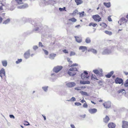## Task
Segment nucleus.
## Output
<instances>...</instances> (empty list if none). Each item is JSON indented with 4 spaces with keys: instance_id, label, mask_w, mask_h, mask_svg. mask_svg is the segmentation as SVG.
Listing matches in <instances>:
<instances>
[{
    "instance_id": "obj_36",
    "label": "nucleus",
    "mask_w": 128,
    "mask_h": 128,
    "mask_svg": "<svg viewBox=\"0 0 128 128\" xmlns=\"http://www.w3.org/2000/svg\"><path fill=\"white\" fill-rule=\"evenodd\" d=\"M91 78L92 79H94L96 80H98V79L97 78L96 76L94 75V76L92 74V76H91Z\"/></svg>"
},
{
    "instance_id": "obj_64",
    "label": "nucleus",
    "mask_w": 128,
    "mask_h": 128,
    "mask_svg": "<svg viewBox=\"0 0 128 128\" xmlns=\"http://www.w3.org/2000/svg\"><path fill=\"white\" fill-rule=\"evenodd\" d=\"M38 30V28H36L35 30V31H37Z\"/></svg>"
},
{
    "instance_id": "obj_60",
    "label": "nucleus",
    "mask_w": 128,
    "mask_h": 128,
    "mask_svg": "<svg viewBox=\"0 0 128 128\" xmlns=\"http://www.w3.org/2000/svg\"><path fill=\"white\" fill-rule=\"evenodd\" d=\"M70 126L72 128H75V127L74 126V124H72L70 125Z\"/></svg>"
},
{
    "instance_id": "obj_27",
    "label": "nucleus",
    "mask_w": 128,
    "mask_h": 128,
    "mask_svg": "<svg viewBox=\"0 0 128 128\" xmlns=\"http://www.w3.org/2000/svg\"><path fill=\"white\" fill-rule=\"evenodd\" d=\"M10 21V18H8L7 20H5L3 22V24H6L8 23Z\"/></svg>"
},
{
    "instance_id": "obj_50",
    "label": "nucleus",
    "mask_w": 128,
    "mask_h": 128,
    "mask_svg": "<svg viewBox=\"0 0 128 128\" xmlns=\"http://www.w3.org/2000/svg\"><path fill=\"white\" fill-rule=\"evenodd\" d=\"M78 64H72L70 66H78Z\"/></svg>"
},
{
    "instance_id": "obj_1",
    "label": "nucleus",
    "mask_w": 128,
    "mask_h": 128,
    "mask_svg": "<svg viewBox=\"0 0 128 128\" xmlns=\"http://www.w3.org/2000/svg\"><path fill=\"white\" fill-rule=\"evenodd\" d=\"M77 70L76 68H71L69 70L68 74L70 76H73L76 74L75 71H77Z\"/></svg>"
},
{
    "instance_id": "obj_11",
    "label": "nucleus",
    "mask_w": 128,
    "mask_h": 128,
    "mask_svg": "<svg viewBox=\"0 0 128 128\" xmlns=\"http://www.w3.org/2000/svg\"><path fill=\"white\" fill-rule=\"evenodd\" d=\"M30 55V51L28 50L24 54V57L26 58L27 59L28 58Z\"/></svg>"
},
{
    "instance_id": "obj_55",
    "label": "nucleus",
    "mask_w": 128,
    "mask_h": 128,
    "mask_svg": "<svg viewBox=\"0 0 128 128\" xmlns=\"http://www.w3.org/2000/svg\"><path fill=\"white\" fill-rule=\"evenodd\" d=\"M10 117L11 118H14V116L12 115L11 114L10 115Z\"/></svg>"
},
{
    "instance_id": "obj_10",
    "label": "nucleus",
    "mask_w": 128,
    "mask_h": 128,
    "mask_svg": "<svg viewBox=\"0 0 128 128\" xmlns=\"http://www.w3.org/2000/svg\"><path fill=\"white\" fill-rule=\"evenodd\" d=\"M116 126V124L112 122H110L108 125V126L109 128H115Z\"/></svg>"
},
{
    "instance_id": "obj_63",
    "label": "nucleus",
    "mask_w": 128,
    "mask_h": 128,
    "mask_svg": "<svg viewBox=\"0 0 128 128\" xmlns=\"http://www.w3.org/2000/svg\"><path fill=\"white\" fill-rule=\"evenodd\" d=\"M5 13H4L2 14V16H4L5 15Z\"/></svg>"
},
{
    "instance_id": "obj_24",
    "label": "nucleus",
    "mask_w": 128,
    "mask_h": 128,
    "mask_svg": "<svg viewBox=\"0 0 128 128\" xmlns=\"http://www.w3.org/2000/svg\"><path fill=\"white\" fill-rule=\"evenodd\" d=\"M85 42L87 44L90 43L91 42V40L90 38L87 37L86 39Z\"/></svg>"
},
{
    "instance_id": "obj_5",
    "label": "nucleus",
    "mask_w": 128,
    "mask_h": 128,
    "mask_svg": "<svg viewBox=\"0 0 128 128\" xmlns=\"http://www.w3.org/2000/svg\"><path fill=\"white\" fill-rule=\"evenodd\" d=\"M62 68V66H57L55 67L53 69L54 72L56 73H57Z\"/></svg>"
},
{
    "instance_id": "obj_32",
    "label": "nucleus",
    "mask_w": 128,
    "mask_h": 128,
    "mask_svg": "<svg viewBox=\"0 0 128 128\" xmlns=\"http://www.w3.org/2000/svg\"><path fill=\"white\" fill-rule=\"evenodd\" d=\"M78 14V10H76L73 11V13H72V15H74L76 14Z\"/></svg>"
},
{
    "instance_id": "obj_59",
    "label": "nucleus",
    "mask_w": 128,
    "mask_h": 128,
    "mask_svg": "<svg viewBox=\"0 0 128 128\" xmlns=\"http://www.w3.org/2000/svg\"><path fill=\"white\" fill-rule=\"evenodd\" d=\"M124 90V89L118 91V93H120V92H122Z\"/></svg>"
},
{
    "instance_id": "obj_34",
    "label": "nucleus",
    "mask_w": 128,
    "mask_h": 128,
    "mask_svg": "<svg viewBox=\"0 0 128 128\" xmlns=\"http://www.w3.org/2000/svg\"><path fill=\"white\" fill-rule=\"evenodd\" d=\"M16 2L19 4H23L21 2H22V0H15Z\"/></svg>"
},
{
    "instance_id": "obj_45",
    "label": "nucleus",
    "mask_w": 128,
    "mask_h": 128,
    "mask_svg": "<svg viewBox=\"0 0 128 128\" xmlns=\"http://www.w3.org/2000/svg\"><path fill=\"white\" fill-rule=\"evenodd\" d=\"M43 50L44 51L45 54L46 55H48V52L46 50L43 49Z\"/></svg>"
},
{
    "instance_id": "obj_48",
    "label": "nucleus",
    "mask_w": 128,
    "mask_h": 128,
    "mask_svg": "<svg viewBox=\"0 0 128 128\" xmlns=\"http://www.w3.org/2000/svg\"><path fill=\"white\" fill-rule=\"evenodd\" d=\"M38 47L37 46H34L33 47V49L34 50H36L38 48Z\"/></svg>"
},
{
    "instance_id": "obj_9",
    "label": "nucleus",
    "mask_w": 128,
    "mask_h": 128,
    "mask_svg": "<svg viewBox=\"0 0 128 128\" xmlns=\"http://www.w3.org/2000/svg\"><path fill=\"white\" fill-rule=\"evenodd\" d=\"M66 85L68 87L71 88L75 86L76 84L74 82H69L67 83Z\"/></svg>"
},
{
    "instance_id": "obj_47",
    "label": "nucleus",
    "mask_w": 128,
    "mask_h": 128,
    "mask_svg": "<svg viewBox=\"0 0 128 128\" xmlns=\"http://www.w3.org/2000/svg\"><path fill=\"white\" fill-rule=\"evenodd\" d=\"M75 54V53L74 52H70V56H72L74 55Z\"/></svg>"
},
{
    "instance_id": "obj_53",
    "label": "nucleus",
    "mask_w": 128,
    "mask_h": 128,
    "mask_svg": "<svg viewBox=\"0 0 128 128\" xmlns=\"http://www.w3.org/2000/svg\"><path fill=\"white\" fill-rule=\"evenodd\" d=\"M67 60L68 61L70 62V64H72V62L70 60V59L68 58Z\"/></svg>"
},
{
    "instance_id": "obj_41",
    "label": "nucleus",
    "mask_w": 128,
    "mask_h": 128,
    "mask_svg": "<svg viewBox=\"0 0 128 128\" xmlns=\"http://www.w3.org/2000/svg\"><path fill=\"white\" fill-rule=\"evenodd\" d=\"M74 104L75 105L77 106H81V104L80 102H76L74 103Z\"/></svg>"
},
{
    "instance_id": "obj_33",
    "label": "nucleus",
    "mask_w": 128,
    "mask_h": 128,
    "mask_svg": "<svg viewBox=\"0 0 128 128\" xmlns=\"http://www.w3.org/2000/svg\"><path fill=\"white\" fill-rule=\"evenodd\" d=\"M80 93L82 95H84V96H88V94L87 92H84L82 91L80 92Z\"/></svg>"
},
{
    "instance_id": "obj_31",
    "label": "nucleus",
    "mask_w": 128,
    "mask_h": 128,
    "mask_svg": "<svg viewBox=\"0 0 128 128\" xmlns=\"http://www.w3.org/2000/svg\"><path fill=\"white\" fill-rule=\"evenodd\" d=\"M104 32L106 34L110 36L112 35V33L111 32L109 31L108 30H106L104 31Z\"/></svg>"
},
{
    "instance_id": "obj_17",
    "label": "nucleus",
    "mask_w": 128,
    "mask_h": 128,
    "mask_svg": "<svg viewBox=\"0 0 128 128\" xmlns=\"http://www.w3.org/2000/svg\"><path fill=\"white\" fill-rule=\"evenodd\" d=\"M79 49L80 50H82V52H84L86 50H87V48L85 46H81L80 47Z\"/></svg>"
},
{
    "instance_id": "obj_54",
    "label": "nucleus",
    "mask_w": 128,
    "mask_h": 128,
    "mask_svg": "<svg viewBox=\"0 0 128 128\" xmlns=\"http://www.w3.org/2000/svg\"><path fill=\"white\" fill-rule=\"evenodd\" d=\"M71 100L74 101L76 100V98L74 97H72Z\"/></svg>"
},
{
    "instance_id": "obj_28",
    "label": "nucleus",
    "mask_w": 128,
    "mask_h": 128,
    "mask_svg": "<svg viewBox=\"0 0 128 128\" xmlns=\"http://www.w3.org/2000/svg\"><path fill=\"white\" fill-rule=\"evenodd\" d=\"M86 87L85 86H81L80 87H76L74 88V89L77 90H80L82 88H86Z\"/></svg>"
},
{
    "instance_id": "obj_7",
    "label": "nucleus",
    "mask_w": 128,
    "mask_h": 128,
    "mask_svg": "<svg viewBox=\"0 0 128 128\" xmlns=\"http://www.w3.org/2000/svg\"><path fill=\"white\" fill-rule=\"evenodd\" d=\"M103 105L105 108H109L110 107L111 104L110 102H107L103 103Z\"/></svg>"
},
{
    "instance_id": "obj_19",
    "label": "nucleus",
    "mask_w": 128,
    "mask_h": 128,
    "mask_svg": "<svg viewBox=\"0 0 128 128\" xmlns=\"http://www.w3.org/2000/svg\"><path fill=\"white\" fill-rule=\"evenodd\" d=\"M56 56V54H50L49 56V58L51 59H53Z\"/></svg>"
},
{
    "instance_id": "obj_37",
    "label": "nucleus",
    "mask_w": 128,
    "mask_h": 128,
    "mask_svg": "<svg viewBox=\"0 0 128 128\" xmlns=\"http://www.w3.org/2000/svg\"><path fill=\"white\" fill-rule=\"evenodd\" d=\"M65 9L66 8L65 7H64L63 8H59V10L60 11H62L64 10L66 11Z\"/></svg>"
},
{
    "instance_id": "obj_23",
    "label": "nucleus",
    "mask_w": 128,
    "mask_h": 128,
    "mask_svg": "<svg viewBox=\"0 0 128 128\" xmlns=\"http://www.w3.org/2000/svg\"><path fill=\"white\" fill-rule=\"evenodd\" d=\"M97 24L96 23H95L93 22H91L89 24L88 26H92L93 27H95L97 26Z\"/></svg>"
},
{
    "instance_id": "obj_3",
    "label": "nucleus",
    "mask_w": 128,
    "mask_h": 128,
    "mask_svg": "<svg viewBox=\"0 0 128 128\" xmlns=\"http://www.w3.org/2000/svg\"><path fill=\"white\" fill-rule=\"evenodd\" d=\"M89 77V76L88 75V74L86 71H84L81 75V77L84 80L87 79Z\"/></svg>"
},
{
    "instance_id": "obj_30",
    "label": "nucleus",
    "mask_w": 128,
    "mask_h": 128,
    "mask_svg": "<svg viewBox=\"0 0 128 128\" xmlns=\"http://www.w3.org/2000/svg\"><path fill=\"white\" fill-rule=\"evenodd\" d=\"M2 63L3 66H6L7 65V62L6 60L2 61Z\"/></svg>"
},
{
    "instance_id": "obj_52",
    "label": "nucleus",
    "mask_w": 128,
    "mask_h": 128,
    "mask_svg": "<svg viewBox=\"0 0 128 128\" xmlns=\"http://www.w3.org/2000/svg\"><path fill=\"white\" fill-rule=\"evenodd\" d=\"M39 46H40L42 47L43 46V45L42 44V43L41 42H39Z\"/></svg>"
},
{
    "instance_id": "obj_46",
    "label": "nucleus",
    "mask_w": 128,
    "mask_h": 128,
    "mask_svg": "<svg viewBox=\"0 0 128 128\" xmlns=\"http://www.w3.org/2000/svg\"><path fill=\"white\" fill-rule=\"evenodd\" d=\"M62 52L65 54L68 53V50L66 49H64L63 50Z\"/></svg>"
},
{
    "instance_id": "obj_21",
    "label": "nucleus",
    "mask_w": 128,
    "mask_h": 128,
    "mask_svg": "<svg viewBox=\"0 0 128 128\" xmlns=\"http://www.w3.org/2000/svg\"><path fill=\"white\" fill-rule=\"evenodd\" d=\"M28 4H27L26 3L21 6L20 7V8H28Z\"/></svg>"
},
{
    "instance_id": "obj_15",
    "label": "nucleus",
    "mask_w": 128,
    "mask_h": 128,
    "mask_svg": "<svg viewBox=\"0 0 128 128\" xmlns=\"http://www.w3.org/2000/svg\"><path fill=\"white\" fill-rule=\"evenodd\" d=\"M110 120V119L109 117L106 116L105 118H103V121L105 123H107Z\"/></svg>"
},
{
    "instance_id": "obj_39",
    "label": "nucleus",
    "mask_w": 128,
    "mask_h": 128,
    "mask_svg": "<svg viewBox=\"0 0 128 128\" xmlns=\"http://www.w3.org/2000/svg\"><path fill=\"white\" fill-rule=\"evenodd\" d=\"M128 79L126 81V83H124V85L125 87H127L128 86Z\"/></svg>"
},
{
    "instance_id": "obj_6",
    "label": "nucleus",
    "mask_w": 128,
    "mask_h": 128,
    "mask_svg": "<svg viewBox=\"0 0 128 128\" xmlns=\"http://www.w3.org/2000/svg\"><path fill=\"white\" fill-rule=\"evenodd\" d=\"M115 82L116 84H123V80L122 79L119 78H117L115 80Z\"/></svg>"
},
{
    "instance_id": "obj_22",
    "label": "nucleus",
    "mask_w": 128,
    "mask_h": 128,
    "mask_svg": "<svg viewBox=\"0 0 128 128\" xmlns=\"http://www.w3.org/2000/svg\"><path fill=\"white\" fill-rule=\"evenodd\" d=\"M75 1L77 5L80 4L83 2L82 0H75Z\"/></svg>"
},
{
    "instance_id": "obj_43",
    "label": "nucleus",
    "mask_w": 128,
    "mask_h": 128,
    "mask_svg": "<svg viewBox=\"0 0 128 128\" xmlns=\"http://www.w3.org/2000/svg\"><path fill=\"white\" fill-rule=\"evenodd\" d=\"M92 52L94 54H96L97 53V52L96 50L93 48Z\"/></svg>"
},
{
    "instance_id": "obj_49",
    "label": "nucleus",
    "mask_w": 128,
    "mask_h": 128,
    "mask_svg": "<svg viewBox=\"0 0 128 128\" xmlns=\"http://www.w3.org/2000/svg\"><path fill=\"white\" fill-rule=\"evenodd\" d=\"M108 20L109 22L112 21V20L111 18L110 17V16H108Z\"/></svg>"
},
{
    "instance_id": "obj_57",
    "label": "nucleus",
    "mask_w": 128,
    "mask_h": 128,
    "mask_svg": "<svg viewBox=\"0 0 128 128\" xmlns=\"http://www.w3.org/2000/svg\"><path fill=\"white\" fill-rule=\"evenodd\" d=\"M3 10V8L2 6H0V12Z\"/></svg>"
},
{
    "instance_id": "obj_2",
    "label": "nucleus",
    "mask_w": 128,
    "mask_h": 128,
    "mask_svg": "<svg viewBox=\"0 0 128 128\" xmlns=\"http://www.w3.org/2000/svg\"><path fill=\"white\" fill-rule=\"evenodd\" d=\"M92 18L96 22H99L101 20V18L98 14L93 15Z\"/></svg>"
},
{
    "instance_id": "obj_16",
    "label": "nucleus",
    "mask_w": 128,
    "mask_h": 128,
    "mask_svg": "<svg viewBox=\"0 0 128 128\" xmlns=\"http://www.w3.org/2000/svg\"><path fill=\"white\" fill-rule=\"evenodd\" d=\"M126 22V20L124 18H121L120 20V21H118V23L120 22L121 23V24L120 23V25Z\"/></svg>"
},
{
    "instance_id": "obj_4",
    "label": "nucleus",
    "mask_w": 128,
    "mask_h": 128,
    "mask_svg": "<svg viewBox=\"0 0 128 128\" xmlns=\"http://www.w3.org/2000/svg\"><path fill=\"white\" fill-rule=\"evenodd\" d=\"M93 72L95 74L98 75L100 76H103L102 70V69L98 70H93Z\"/></svg>"
},
{
    "instance_id": "obj_18",
    "label": "nucleus",
    "mask_w": 128,
    "mask_h": 128,
    "mask_svg": "<svg viewBox=\"0 0 128 128\" xmlns=\"http://www.w3.org/2000/svg\"><path fill=\"white\" fill-rule=\"evenodd\" d=\"M114 72L113 71H111L109 73L107 74L105 76L107 78H110L113 74Z\"/></svg>"
},
{
    "instance_id": "obj_61",
    "label": "nucleus",
    "mask_w": 128,
    "mask_h": 128,
    "mask_svg": "<svg viewBox=\"0 0 128 128\" xmlns=\"http://www.w3.org/2000/svg\"><path fill=\"white\" fill-rule=\"evenodd\" d=\"M80 102H82V103H84V102H86V101L85 100H84V99L81 100L80 101Z\"/></svg>"
},
{
    "instance_id": "obj_20",
    "label": "nucleus",
    "mask_w": 128,
    "mask_h": 128,
    "mask_svg": "<svg viewBox=\"0 0 128 128\" xmlns=\"http://www.w3.org/2000/svg\"><path fill=\"white\" fill-rule=\"evenodd\" d=\"M80 83L82 84H90V82L88 81H82L81 80L80 81Z\"/></svg>"
},
{
    "instance_id": "obj_26",
    "label": "nucleus",
    "mask_w": 128,
    "mask_h": 128,
    "mask_svg": "<svg viewBox=\"0 0 128 128\" xmlns=\"http://www.w3.org/2000/svg\"><path fill=\"white\" fill-rule=\"evenodd\" d=\"M68 20L69 21H71L73 22H76L77 20L74 17L69 19Z\"/></svg>"
},
{
    "instance_id": "obj_44",
    "label": "nucleus",
    "mask_w": 128,
    "mask_h": 128,
    "mask_svg": "<svg viewBox=\"0 0 128 128\" xmlns=\"http://www.w3.org/2000/svg\"><path fill=\"white\" fill-rule=\"evenodd\" d=\"M88 106L87 104H86V102H85L84 104L83 105V107L84 108H87Z\"/></svg>"
},
{
    "instance_id": "obj_25",
    "label": "nucleus",
    "mask_w": 128,
    "mask_h": 128,
    "mask_svg": "<svg viewBox=\"0 0 128 128\" xmlns=\"http://www.w3.org/2000/svg\"><path fill=\"white\" fill-rule=\"evenodd\" d=\"M104 5L107 8H109L110 6V2H104Z\"/></svg>"
},
{
    "instance_id": "obj_13",
    "label": "nucleus",
    "mask_w": 128,
    "mask_h": 128,
    "mask_svg": "<svg viewBox=\"0 0 128 128\" xmlns=\"http://www.w3.org/2000/svg\"><path fill=\"white\" fill-rule=\"evenodd\" d=\"M76 40V42L78 43H80L82 41V39L81 37L77 36H75Z\"/></svg>"
},
{
    "instance_id": "obj_12",
    "label": "nucleus",
    "mask_w": 128,
    "mask_h": 128,
    "mask_svg": "<svg viewBox=\"0 0 128 128\" xmlns=\"http://www.w3.org/2000/svg\"><path fill=\"white\" fill-rule=\"evenodd\" d=\"M122 127L123 128H127L128 126V124L127 122L124 121H122Z\"/></svg>"
},
{
    "instance_id": "obj_40",
    "label": "nucleus",
    "mask_w": 128,
    "mask_h": 128,
    "mask_svg": "<svg viewBox=\"0 0 128 128\" xmlns=\"http://www.w3.org/2000/svg\"><path fill=\"white\" fill-rule=\"evenodd\" d=\"M22 61V59H18V60L16 62V64H18L21 62Z\"/></svg>"
},
{
    "instance_id": "obj_62",
    "label": "nucleus",
    "mask_w": 128,
    "mask_h": 128,
    "mask_svg": "<svg viewBox=\"0 0 128 128\" xmlns=\"http://www.w3.org/2000/svg\"><path fill=\"white\" fill-rule=\"evenodd\" d=\"M42 116H43V117H44V120H46V117L45 116H44L43 115H42Z\"/></svg>"
},
{
    "instance_id": "obj_29",
    "label": "nucleus",
    "mask_w": 128,
    "mask_h": 128,
    "mask_svg": "<svg viewBox=\"0 0 128 128\" xmlns=\"http://www.w3.org/2000/svg\"><path fill=\"white\" fill-rule=\"evenodd\" d=\"M100 25L104 28H106L107 26L106 24L104 22H102L100 24Z\"/></svg>"
},
{
    "instance_id": "obj_58",
    "label": "nucleus",
    "mask_w": 128,
    "mask_h": 128,
    "mask_svg": "<svg viewBox=\"0 0 128 128\" xmlns=\"http://www.w3.org/2000/svg\"><path fill=\"white\" fill-rule=\"evenodd\" d=\"M93 48H89L88 50V52H92V51Z\"/></svg>"
},
{
    "instance_id": "obj_42",
    "label": "nucleus",
    "mask_w": 128,
    "mask_h": 128,
    "mask_svg": "<svg viewBox=\"0 0 128 128\" xmlns=\"http://www.w3.org/2000/svg\"><path fill=\"white\" fill-rule=\"evenodd\" d=\"M48 88V86H46V87H43L42 88L44 91H46L47 90Z\"/></svg>"
},
{
    "instance_id": "obj_14",
    "label": "nucleus",
    "mask_w": 128,
    "mask_h": 128,
    "mask_svg": "<svg viewBox=\"0 0 128 128\" xmlns=\"http://www.w3.org/2000/svg\"><path fill=\"white\" fill-rule=\"evenodd\" d=\"M89 112L91 114H94L97 111V110L96 108L90 109L89 110Z\"/></svg>"
},
{
    "instance_id": "obj_38",
    "label": "nucleus",
    "mask_w": 128,
    "mask_h": 128,
    "mask_svg": "<svg viewBox=\"0 0 128 128\" xmlns=\"http://www.w3.org/2000/svg\"><path fill=\"white\" fill-rule=\"evenodd\" d=\"M24 124L26 126H28L30 125L29 122L26 121H24Z\"/></svg>"
},
{
    "instance_id": "obj_51",
    "label": "nucleus",
    "mask_w": 128,
    "mask_h": 128,
    "mask_svg": "<svg viewBox=\"0 0 128 128\" xmlns=\"http://www.w3.org/2000/svg\"><path fill=\"white\" fill-rule=\"evenodd\" d=\"M108 50L107 49H105L104 50V51L103 52V54H105L106 52H108Z\"/></svg>"
},
{
    "instance_id": "obj_8",
    "label": "nucleus",
    "mask_w": 128,
    "mask_h": 128,
    "mask_svg": "<svg viewBox=\"0 0 128 128\" xmlns=\"http://www.w3.org/2000/svg\"><path fill=\"white\" fill-rule=\"evenodd\" d=\"M0 76L2 78L5 76V72L3 68H2L0 70Z\"/></svg>"
},
{
    "instance_id": "obj_56",
    "label": "nucleus",
    "mask_w": 128,
    "mask_h": 128,
    "mask_svg": "<svg viewBox=\"0 0 128 128\" xmlns=\"http://www.w3.org/2000/svg\"><path fill=\"white\" fill-rule=\"evenodd\" d=\"M86 116V115L85 114L84 115H81L80 116L82 118H84Z\"/></svg>"
},
{
    "instance_id": "obj_35",
    "label": "nucleus",
    "mask_w": 128,
    "mask_h": 128,
    "mask_svg": "<svg viewBox=\"0 0 128 128\" xmlns=\"http://www.w3.org/2000/svg\"><path fill=\"white\" fill-rule=\"evenodd\" d=\"M84 14V12L83 11L82 12H81L79 13V15L80 17H83Z\"/></svg>"
}]
</instances>
